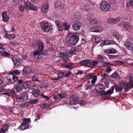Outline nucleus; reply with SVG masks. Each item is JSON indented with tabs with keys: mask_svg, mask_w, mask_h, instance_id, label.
<instances>
[{
	"mask_svg": "<svg viewBox=\"0 0 133 133\" xmlns=\"http://www.w3.org/2000/svg\"><path fill=\"white\" fill-rule=\"evenodd\" d=\"M129 81L128 84L124 81H120L119 82V85L122 89H124L125 91H128L130 89L133 88V75L130 76Z\"/></svg>",
	"mask_w": 133,
	"mask_h": 133,
	"instance_id": "f257e3e1",
	"label": "nucleus"
},
{
	"mask_svg": "<svg viewBox=\"0 0 133 133\" xmlns=\"http://www.w3.org/2000/svg\"><path fill=\"white\" fill-rule=\"evenodd\" d=\"M29 120L30 121V119L24 118V122L22 123L20 126L18 127V129L20 130H23L26 129L31 128V126L27 123H28Z\"/></svg>",
	"mask_w": 133,
	"mask_h": 133,
	"instance_id": "f03ea898",
	"label": "nucleus"
},
{
	"mask_svg": "<svg viewBox=\"0 0 133 133\" xmlns=\"http://www.w3.org/2000/svg\"><path fill=\"white\" fill-rule=\"evenodd\" d=\"M101 9L103 11H108L111 7V5L109 3L105 1H103L99 5Z\"/></svg>",
	"mask_w": 133,
	"mask_h": 133,
	"instance_id": "7ed1b4c3",
	"label": "nucleus"
},
{
	"mask_svg": "<svg viewBox=\"0 0 133 133\" xmlns=\"http://www.w3.org/2000/svg\"><path fill=\"white\" fill-rule=\"evenodd\" d=\"M28 98V96L27 93L24 92L21 94L19 97L17 98L16 100L17 101L20 102L26 101Z\"/></svg>",
	"mask_w": 133,
	"mask_h": 133,
	"instance_id": "20e7f679",
	"label": "nucleus"
},
{
	"mask_svg": "<svg viewBox=\"0 0 133 133\" xmlns=\"http://www.w3.org/2000/svg\"><path fill=\"white\" fill-rule=\"evenodd\" d=\"M114 89V87L112 86L110 88L109 90L106 91L105 92L104 91L102 93V95H104L105 99H108L110 95L113 93Z\"/></svg>",
	"mask_w": 133,
	"mask_h": 133,
	"instance_id": "39448f33",
	"label": "nucleus"
},
{
	"mask_svg": "<svg viewBox=\"0 0 133 133\" xmlns=\"http://www.w3.org/2000/svg\"><path fill=\"white\" fill-rule=\"evenodd\" d=\"M79 40V37L77 36H75L74 37L69 38L68 42L70 45L74 46L77 44Z\"/></svg>",
	"mask_w": 133,
	"mask_h": 133,
	"instance_id": "423d86ee",
	"label": "nucleus"
},
{
	"mask_svg": "<svg viewBox=\"0 0 133 133\" xmlns=\"http://www.w3.org/2000/svg\"><path fill=\"white\" fill-rule=\"evenodd\" d=\"M41 26L42 29L45 32H48L51 29V28L49 26V23L47 22H42Z\"/></svg>",
	"mask_w": 133,
	"mask_h": 133,
	"instance_id": "0eeeda50",
	"label": "nucleus"
},
{
	"mask_svg": "<svg viewBox=\"0 0 133 133\" xmlns=\"http://www.w3.org/2000/svg\"><path fill=\"white\" fill-rule=\"evenodd\" d=\"M38 50L41 51V54L43 55H46L47 52V51L46 50H43L44 47V43L42 42H39L38 45Z\"/></svg>",
	"mask_w": 133,
	"mask_h": 133,
	"instance_id": "6e6552de",
	"label": "nucleus"
},
{
	"mask_svg": "<svg viewBox=\"0 0 133 133\" xmlns=\"http://www.w3.org/2000/svg\"><path fill=\"white\" fill-rule=\"evenodd\" d=\"M24 6L28 9H29L31 10H37L38 7L33 4L29 2H26L24 3Z\"/></svg>",
	"mask_w": 133,
	"mask_h": 133,
	"instance_id": "1a4fd4ad",
	"label": "nucleus"
},
{
	"mask_svg": "<svg viewBox=\"0 0 133 133\" xmlns=\"http://www.w3.org/2000/svg\"><path fill=\"white\" fill-rule=\"evenodd\" d=\"M70 104H76L78 103V97L77 95H74L71 96L69 99Z\"/></svg>",
	"mask_w": 133,
	"mask_h": 133,
	"instance_id": "9d476101",
	"label": "nucleus"
},
{
	"mask_svg": "<svg viewBox=\"0 0 133 133\" xmlns=\"http://www.w3.org/2000/svg\"><path fill=\"white\" fill-rule=\"evenodd\" d=\"M95 89L97 92H99L100 95H102V93L104 91V87L103 84H99L96 86Z\"/></svg>",
	"mask_w": 133,
	"mask_h": 133,
	"instance_id": "9b49d317",
	"label": "nucleus"
},
{
	"mask_svg": "<svg viewBox=\"0 0 133 133\" xmlns=\"http://www.w3.org/2000/svg\"><path fill=\"white\" fill-rule=\"evenodd\" d=\"M82 26V24L80 22H76L73 23L72 25V27L73 29L77 31L80 29Z\"/></svg>",
	"mask_w": 133,
	"mask_h": 133,
	"instance_id": "f8f14e48",
	"label": "nucleus"
},
{
	"mask_svg": "<svg viewBox=\"0 0 133 133\" xmlns=\"http://www.w3.org/2000/svg\"><path fill=\"white\" fill-rule=\"evenodd\" d=\"M103 29L101 26H94L91 28V31L94 32H101L102 31Z\"/></svg>",
	"mask_w": 133,
	"mask_h": 133,
	"instance_id": "ddd939ff",
	"label": "nucleus"
},
{
	"mask_svg": "<svg viewBox=\"0 0 133 133\" xmlns=\"http://www.w3.org/2000/svg\"><path fill=\"white\" fill-rule=\"evenodd\" d=\"M32 71L31 68L30 66H26L23 68L22 73L23 75L30 74Z\"/></svg>",
	"mask_w": 133,
	"mask_h": 133,
	"instance_id": "4468645a",
	"label": "nucleus"
},
{
	"mask_svg": "<svg viewBox=\"0 0 133 133\" xmlns=\"http://www.w3.org/2000/svg\"><path fill=\"white\" fill-rule=\"evenodd\" d=\"M90 61L89 59H86L82 60L80 62V64L82 66H86L90 67Z\"/></svg>",
	"mask_w": 133,
	"mask_h": 133,
	"instance_id": "2eb2a0df",
	"label": "nucleus"
},
{
	"mask_svg": "<svg viewBox=\"0 0 133 133\" xmlns=\"http://www.w3.org/2000/svg\"><path fill=\"white\" fill-rule=\"evenodd\" d=\"M49 7V5L47 3L43 4L41 7L42 11L44 13L46 12L48 10Z\"/></svg>",
	"mask_w": 133,
	"mask_h": 133,
	"instance_id": "dca6fc26",
	"label": "nucleus"
},
{
	"mask_svg": "<svg viewBox=\"0 0 133 133\" xmlns=\"http://www.w3.org/2000/svg\"><path fill=\"white\" fill-rule=\"evenodd\" d=\"M41 53L40 51L37 50L33 52V54L36 59H41L42 58L41 55V54H42Z\"/></svg>",
	"mask_w": 133,
	"mask_h": 133,
	"instance_id": "f3484780",
	"label": "nucleus"
},
{
	"mask_svg": "<svg viewBox=\"0 0 133 133\" xmlns=\"http://www.w3.org/2000/svg\"><path fill=\"white\" fill-rule=\"evenodd\" d=\"M2 18L3 21L6 22L8 21L9 17L7 15V11H4L2 14Z\"/></svg>",
	"mask_w": 133,
	"mask_h": 133,
	"instance_id": "a211bd4d",
	"label": "nucleus"
},
{
	"mask_svg": "<svg viewBox=\"0 0 133 133\" xmlns=\"http://www.w3.org/2000/svg\"><path fill=\"white\" fill-rule=\"evenodd\" d=\"M120 19L121 18L119 17L115 18H110L108 19L107 22L109 23H115L119 21Z\"/></svg>",
	"mask_w": 133,
	"mask_h": 133,
	"instance_id": "6ab92c4d",
	"label": "nucleus"
},
{
	"mask_svg": "<svg viewBox=\"0 0 133 133\" xmlns=\"http://www.w3.org/2000/svg\"><path fill=\"white\" fill-rule=\"evenodd\" d=\"M90 23L91 25H100L101 22L100 21H97L96 19L94 18L90 20Z\"/></svg>",
	"mask_w": 133,
	"mask_h": 133,
	"instance_id": "aec40b11",
	"label": "nucleus"
},
{
	"mask_svg": "<svg viewBox=\"0 0 133 133\" xmlns=\"http://www.w3.org/2000/svg\"><path fill=\"white\" fill-rule=\"evenodd\" d=\"M124 45L129 50L131 51L133 50V44L130 42L126 41L124 43Z\"/></svg>",
	"mask_w": 133,
	"mask_h": 133,
	"instance_id": "412c9836",
	"label": "nucleus"
},
{
	"mask_svg": "<svg viewBox=\"0 0 133 133\" xmlns=\"http://www.w3.org/2000/svg\"><path fill=\"white\" fill-rule=\"evenodd\" d=\"M111 76L112 78L116 80H119L121 78L119 74L117 71L114 72Z\"/></svg>",
	"mask_w": 133,
	"mask_h": 133,
	"instance_id": "4be33fe9",
	"label": "nucleus"
},
{
	"mask_svg": "<svg viewBox=\"0 0 133 133\" xmlns=\"http://www.w3.org/2000/svg\"><path fill=\"white\" fill-rule=\"evenodd\" d=\"M40 93V91L38 89H33L32 90V95L35 97L38 96L39 95Z\"/></svg>",
	"mask_w": 133,
	"mask_h": 133,
	"instance_id": "5701e85b",
	"label": "nucleus"
},
{
	"mask_svg": "<svg viewBox=\"0 0 133 133\" xmlns=\"http://www.w3.org/2000/svg\"><path fill=\"white\" fill-rule=\"evenodd\" d=\"M21 72L20 70H16L10 72L9 74L13 76H16L19 75Z\"/></svg>",
	"mask_w": 133,
	"mask_h": 133,
	"instance_id": "b1692460",
	"label": "nucleus"
},
{
	"mask_svg": "<svg viewBox=\"0 0 133 133\" xmlns=\"http://www.w3.org/2000/svg\"><path fill=\"white\" fill-rule=\"evenodd\" d=\"M92 39L94 40L95 42V45H96L98 43L100 42L102 40V39L101 38L96 36L93 37Z\"/></svg>",
	"mask_w": 133,
	"mask_h": 133,
	"instance_id": "393cba45",
	"label": "nucleus"
},
{
	"mask_svg": "<svg viewBox=\"0 0 133 133\" xmlns=\"http://www.w3.org/2000/svg\"><path fill=\"white\" fill-rule=\"evenodd\" d=\"M11 59L15 66H17L20 64L19 61L17 58L14 57H12L11 58Z\"/></svg>",
	"mask_w": 133,
	"mask_h": 133,
	"instance_id": "a878e982",
	"label": "nucleus"
},
{
	"mask_svg": "<svg viewBox=\"0 0 133 133\" xmlns=\"http://www.w3.org/2000/svg\"><path fill=\"white\" fill-rule=\"evenodd\" d=\"M4 36L6 38L10 39H13L16 37L15 35L14 34H5Z\"/></svg>",
	"mask_w": 133,
	"mask_h": 133,
	"instance_id": "bb28decb",
	"label": "nucleus"
},
{
	"mask_svg": "<svg viewBox=\"0 0 133 133\" xmlns=\"http://www.w3.org/2000/svg\"><path fill=\"white\" fill-rule=\"evenodd\" d=\"M9 126L7 125H3L0 131V133H4L6 130L9 129Z\"/></svg>",
	"mask_w": 133,
	"mask_h": 133,
	"instance_id": "cd10ccee",
	"label": "nucleus"
},
{
	"mask_svg": "<svg viewBox=\"0 0 133 133\" xmlns=\"http://www.w3.org/2000/svg\"><path fill=\"white\" fill-rule=\"evenodd\" d=\"M122 24V26L127 29H129L131 28V26L129 23L124 22Z\"/></svg>",
	"mask_w": 133,
	"mask_h": 133,
	"instance_id": "c85d7f7f",
	"label": "nucleus"
},
{
	"mask_svg": "<svg viewBox=\"0 0 133 133\" xmlns=\"http://www.w3.org/2000/svg\"><path fill=\"white\" fill-rule=\"evenodd\" d=\"M0 54L1 55L6 57H8L10 55L9 53L5 51H1L0 52Z\"/></svg>",
	"mask_w": 133,
	"mask_h": 133,
	"instance_id": "c756f323",
	"label": "nucleus"
},
{
	"mask_svg": "<svg viewBox=\"0 0 133 133\" xmlns=\"http://www.w3.org/2000/svg\"><path fill=\"white\" fill-rule=\"evenodd\" d=\"M113 86L114 87V88H115L116 91L119 93V95L120 94L122 93L123 89L119 85L118 86L117 85H115Z\"/></svg>",
	"mask_w": 133,
	"mask_h": 133,
	"instance_id": "7c9ffc66",
	"label": "nucleus"
},
{
	"mask_svg": "<svg viewBox=\"0 0 133 133\" xmlns=\"http://www.w3.org/2000/svg\"><path fill=\"white\" fill-rule=\"evenodd\" d=\"M14 88L16 90V91L18 92H20L22 91V88L21 85H19L17 84L15 85Z\"/></svg>",
	"mask_w": 133,
	"mask_h": 133,
	"instance_id": "2f4dec72",
	"label": "nucleus"
},
{
	"mask_svg": "<svg viewBox=\"0 0 133 133\" xmlns=\"http://www.w3.org/2000/svg\"><path fill=\"white\" fill-rule=\"evenodd\" d=\"M22 89H26L27 88H29L30 86L27 83L23 82L21 85Z\"/></svg>",
	"mask_w": 133,
	"mask_h": 133,
	"instance_id": "473e14b6",
	"label": "nucleus"
},
{
	"mask_svg": "<svg viewBox=\"0 0 133 133\" xmlns=\"http://www.w3.org/2000/svg\"><path fill=\"white\" fill-rule=\"evenodd\" d=\"M68 55L67 53L65 52H64L62 53H60V57L64 59H66L68 58Z\"/></svg>",
	"mask_w": 133,
	"mask_h": 133,
	"instance_id": "72a5a7b5",
	"label": "nucleus"
},
{
	"mask_svg": "<svg viewBox=\"0 0 133 133\" xmlns=\"http://www.w3.org/2000/svg\"><path fill=\"white\" fill-rule=\"evenodd\" d=\"M95 75L94 73H90L86 75V78L89 79H91L94 77Z\"/></svg>",
	"mask_w": 133,
	"mask_h": 133,
	"instance_id": "f704fd0d",
	"label": "nucleus"
},
{
	"mask_svg": "<svg viewBox=\"0 0 133 133\" xmlns=\"http://www.w3.org/2000/svg\"><path fill=\"white\" fill-rule=\"evenodd\" d=\"M106 52L108 54H114L116 53L117 51L114 49L107 50Z\"/></svg>",
	"mask_w": 133,
	"mask_h": 133,
	"instance_id": "c9c22d12",
	"label": "nucleus"
},
{
	"mask_svg": "<svg viewBox=\"0 0 133 133\" xmlns=\"http://www.w3.org/2000/svg\"><path fill=\"white\" fill-rule=\"evenodd\" d=\"M68 39L69 38L74 37L77 36L73 32L70 31L68 33Z\"/></svg>",
	"mask_w": 133,
	"mask_h": 133,
	"instance_id": "e433bc0d",
	"label": "nucleus"
},
{
	"mask_svg": "<svg viewBox=\"0 0 133 133\" xmlns=\"http://www.w3.org/2000/svg\"><path fill=\"white\" fill-rule=\"evenodd\" d=\"M67 95V94L65 92H61L58 94V95L60 99H61L64 98Z\"/></svg>",
	"mask_w": 133,
	"mask_h": 133,
	"instance_id": "4c0bfd02",
	"label": "nucleus"
},
{
	"mask_svg": "<svg viewBox=\"0 0 133 133\" xmlns=\"http://www.w3.org/2000/svg\"><path fill=\"white\" fill-rule=\"evenodd\" d=\"M98 63V62L97 61H96L94 60H93L91 62L90 61V67L94 66H96Z\"/></svg>",
	"mask_w": 133,
	"mask_h": 133,
	"instance_id": "58836bf2",
	"label": "nucleus"
},
{
	"mask_svg": "<svg viewBox=\"0 0 133 133\" xmlns=\"http://www.w3.org/2000/svg\"><path fill=\"white\" fill-rule=\"evenodd\" d=\"M74 64L73 63H69L65 64L64 66L66 68L70 69L72 68L73 65Z\"/></svg>",
	"mask_w": 133,
	"mask_h": 133,
	"instance_id": "ea45409f",
	"label": "nucleus"
},
{
	"mask_svg": "<svg viewBox=\"0 0 133 133\" xmlns=\"http://www.w3.org/2000/svg\"><path fill=\"white\" fill-rule=\"evenodd\" d=\"M64 73L65 77H70L72 75V72L70 71H68L67 72H65Z\"/></svg>",
	"mask_w": 133,
	"mask_h": 133,
	"instance_id": "a19ab883",
	"label": "nucleus"
},
{
	"mask_svg": "<svg viewBox=\"0 0 133 133\" xmlns=\"http://www.w3.org/2000/svg\"><path fill=\"white\" fill-rule=\"evenodd\" d=\"M93 78L91 80V83L93 85H95V83L97 79V77L96 75H95L94 77H93Z\"/></svg>",
	"mask_w": 133,
	"mask_h": 133,
	"instance_id": "79ce46f5",
	"label": "nucleus"
},
{
	"mask_svg": "<svg viewBox=\"0 0 133 133\" xmlns=\"http://www.w3.org/2000/svg\"><path fill=\"white\" fill-rule=\"evenodd\" d=\"M126 3L128 6H133V0H127Z\"/></svg>",
	"mask_w": 133,
	"mask_h": 133,
	"instance_id": "37998d69",
	"label": "nucleus"
},
{
	"mask_svg": "<svg viewBox=\"0 0 133 133\" xmlns=\"http://www.w3.org/2000/svg\"><path fill=\"white\" fill-rule=\"evenodd\" d=\"M102 44L104 45L110 44L112 43L111 41L110 40H107L102 42Z\"/></svg>",
	"mask_w": 133,
	"mask_h": 133,
	"instance_id": "c03bdc74",
	"label": "nucleus"
},
{
	"mask_svg": "<svg viewBox=\"0 0 133 133\" xmlns=\"http://www.w3.org/2000/svg\"><path fill=\"white\" fill-rule=\"evenodd\" d=\"M63 29L65 30H68L69 28V26L68 25L67 23H64L63 26Z\"/></svg>",
	"mask_w": 133,
	"mask_h": 133,
	"instance_id": "a18cd8bd",
	"label": "nucleus"
},
{
	"mask_svg": "<svg viewBox=\"0 0 133 133\" xmlns=\"http://www.w3.org/2000/svg\"><path fill=\"white\" fill-rule=\"evenodd\" d=\"M55 6L57 8H63L64 6H62V4L60 1L57 2Z\"/></svg>",
	"mask_w": 133,
	"mask_h": 133,
	"instance_id": "49530a36",
	"label": "nucleus"
},
{
	"mask_svg": "<svg viewBox=\"0 0 133 133\" xmlns=\"http://www.w3.org/2000/svg\"><path fill=\"white\" fill-rule=\"evenodd\" d=\"M15 93V90L14 89L11 90L10 92L5 93V94L8 95L9 96H12V95Z\"/></svg>",
	"mask_w": 133,
	"mask_h": 133,
	"instance_id": "de8ad7c7",
	"label": "nucleus"
},
{
	"mask_svg": "<svg viewBox=\"0 0 133 133\" xmlns=\"http://www.w3.org/2000/svg\"><path fill=\"white\" fill-rule=\"evenodd\" d=\"M103 80H104V84L105 85L106 87L107 88H108L109 87V83L108 82V79L106 78H103Z\"/></svg>",
	"mask_w": 133,
	"mask_h": 133,
	"instance_id": "09e8293b",
	"label": "nucleus"
},
{
	"mask_svg": "<svg viewBox=\"0 0 133 133\" xmlns=\"http://www.w3.org/2000/svg\"><path fill=\"white\" fill-rule=\"evenodd\" d=\"M39 100L38 99H33L30 101V102L31 104H36L39 101Z\"/></svg>",
	"mask_w": 133,
	"mask_h": 133,
	"instance_id": "8fccbe9b",
	"label": "nucleus"
},
{
	"mask_svg": "<svg viewBox=\"0 0 133 133\" xmlns=\"http://www.w3.org/2000/svg\"><path fill=\"white\" fill-rule=\"evenodd\" d=\"M92 87V84L91 83H88L84 87L85 88V89L87 90L89 89H90Z\"/></svg>",
	"mask_w": 133,
	"mask_h": 133,
	"instance_id": "3c124183",
	"label": "nucleus"
},
{
	"mask_svg": "<svg viewBox=\"0 0 133 133\" xmlns=\"http://www.w3.org/2000/svg\"><path fill=\"white\" fill-rule=\"evenodd\" d=\"M31 77V79L33 81L37 82L38 81V79L39 78L37 76H32Z\"/></svg>",
	"mask_w": 133,
	"mask_h": 133,
	"instance_id": "603ef678",
	"label": "nucleus"
},
{
	"mask_svg": "<svg viewBox=\"0 0 133 133\" xmlns=\"http://www.w3.org/2000/svg\"><path fill=\"white\" fill-rule=\"evenodd\" d=\"M41 98L46 99L47 100H48L49 98V97L44 95L43 93L41 94Z\"/></svg>",
	"mask_w": 133,
	"mask_h": 133,
	"instance_id": "864d4df0",
	"label": "nucleus"
},
{
	"mask_svg": "<svg viewBox=\"0 0 133 133\" xmlns=\"http://www.w3.org/2000/svg\"><path fill=\"white\" fill-rule=\"evenodd\" d=\"M49 85L47 83H44L41 85V87L42 88H47L48 87Z\"/></svg>",
	"mask_w": 133,
	"mask_h": 133,
	"instance_id": "5fc2aeb1",
	"label": "nucleus"
},
{
	"mask_svg": "<svg viewBox=\"0 0 133 133\" xmlns=\"http://www.w3.org/2000/svg\"><path fill=\"white\" fill-rule=\"evenodd\" d=\"M64 76V73L62 72H60L58 75V76L59 77H62Z\"/></svg>",
	"mask_w": 133,
	"mask_h": 133,
	"instance_id": "6e6d98bb",
	"label": "nucleus"
},
{
	"mask_svg": "<svg viewBox=\"0 0 133 133\" xmlns=\"http://www.w3.org/2000/svg\"><path fill=\"white\" fill-rule=\"evenodd\" d=\"M78 103L79 104L81 105L82 106L84 105V102L83 100L80 101L78 100Z\"/></svg>",
	"mask_w": 133,
	"mask_h": 133,
	"instance_id": "4d7b16f0",
	"label": "nucleus"
},
{
	"mask_svg": "<svg viewBox=\"0 0 133 133\" xmlns=\"http://www.w3.org/2000/svg\"><path fill=\"white\" fill-rule=\"evenodd\" d=\"M12 78L14 82L16 81L18 79V77L17 76H13Z\"/></svg>",
	"mask_w": 133,
	"mask_h": 133,
	"instance_id": "13d9d810",
	"label": "nucleus"
},
{
	"mask_svg": "<svg viewBox=\"0 0 133 133\" xmlns=\"http://www.w3.org/2000/svg\"><path fill=\"white\" fill-rule=\"evenodd\" d=\"M25 108H26L30 105L31 104L30 101L29 102H27L24 103Z\"/></svg>",
	"mask_w": 133,
	"mask_h": 133,
	"instance_id": "bf43d9fd",
	"label": "nucleus"
},
{
	"mask_svg": "<svg viewBox=\"0 0 133 133\" xmlns=\"http://www.w3.org/2000/svg\"><path fill=\"white\" fill-rule=\"evenodd\" d=\"M101 76L104 78H105L107 77L108 75L107 74H105V73L102 72L101 73Z\"/></svg>",
	"mask_w": 133,
	"mask_h": 133,
	"instance_id": "052dcab7",
	"label": "nucleus"
},
{
	"mask_svg": "<svg viewBox=\"0 0 133 133\" xmlns=\"http://www.w3.org/2000/svg\"><path fill=\"white\" fill-rule=\"evenodd\" d=\"M10 44L13 45H18V43L17 42H16L15 41H11L10 42Z\"/></svg>",
	"mask_w": 133,
	"mask_h": 133,
	"instance_id": "680f3d73",
	"label": "nucleus"
},
{
	"mask_svg": "<svg viewBox=\"0 0 133 133\" xmlns=\"http://www.w3.org/2000/svg\"><path fill=\"white\" fill-rule=\"evenodd\" d=\"M103 56L101 55H99L98 56V60L100 61H103Z\"/></svg>",
	"mask_w": 133,
	"mask_h": 133,
	"instance_id": "e2e57ef3",
	"label": "nucleus"
},
{
	"mask_svg": "<svg viewBox=\"0 0 133 133\" xmlns=\"http://www.w3.org/2000/svg\"><path fill=\"white\" fill-rule=\"evenodd\" d=\"M42 107L44 108H46L49 107V105L47 104H43L42 105Z\"/></svg>",
	"mask_w": 133,
	"mask_h": 133,
	"instance_id": "0e129e2a",
	"label": "nucleus"
},
{
	"mask_svg": "<svg viewBox=\"0 0 133 133\" xmlns=\"http://www.w3.org/2000/svg\"><path fill=\"white\" fill-rule=\"evenodd\" d=\"M112 70L111 69V68L110 66H109L108 68H107L106 69V71L108 73L109 72Z\"/></svg>",
	"mask_w": 133,
	"mask_h": 133,
	"instance_id": "69168bd1",
	"label": "nucleus"
},
{
	"mask_svg": "<svg viewBox=\"0 0 133 133\" xmlns=\"http://www.w3.org/2000/svg\"><path fill=\"white\" fill-rule=\"evenodd\" d=\"M41 116V115L40 114H38L37 115V116L36 117V118H37L35 119L34 121H36L38 119H39Z\"/></svg>",
	"mask_w": 133,
	"mask_h": 133,
	"instance_id": "338daca9",
	"label": "nucleus"
},
{
	"mask_svg": "<svg viewBox=\"0 0 133 133\" xmlns=\"http://www.w3.org/2000/svg\"><path fill=\"white\" fill-rule=\"evenodd\" d=\"M55 23L57 26L61 25L62 24L61 22L59 21H55Z\"/></svg>",
	"mask_w": 133,
	"mask_h": 133,
	"instance_id": "774afa93",
	"label": "nucleus"
}]
</instances>
